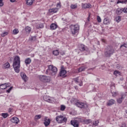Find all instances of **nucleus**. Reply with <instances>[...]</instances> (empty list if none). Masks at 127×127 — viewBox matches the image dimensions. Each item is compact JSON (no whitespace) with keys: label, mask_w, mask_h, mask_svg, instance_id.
<instances>
[{"label":"nucleus","mask_w":127,"mask_h":127,"mask_svg":"<svg viewBox=\"0 0 127 127\" xmlns=\"http://www.w3.org/2000/svg\"><path fill=\"white\" fill-rule=\"evenodd\" d=\"M13 67L16 73H19L20 68V58L18 56L15 57L13 62Z\"/></svg>","instance_id":"obj_1"},{"label":"nucleus","mask_w":127,"mask_h":127,"mask_svg":"<svg viewBox=\"0 0 127 127\" xmlns=\"http://www.w3.org/2000/svg\"><path fill=\"white\" fill-rule=\"evenodd\" d=\"M69 28L71 34L73 36L76 35V34H78V33H79L80 25L78 24H71L69 26Z\"/></svg>","instance_id":"obj_2"},{"label":"nucleus","mask_w":127,"mask_h":127,"mask_svg":"<svg viewBox=\"0 0 127 127\" xmlns=\"http://www.w3.org/2000/svg\"><path fill=\"white\" fill-rule=\"evenodd\" d=\"M48 68H49L47 70L46 72V74H48V73L50 74L51 73V75H55V74L57 73V71H58L57 67L53 66V65H49Z\"/></svg>","instance_id":"obj_3"},{"label":"nucleus","mask_w":127,"mask_h":127,"mask_svg":"<svg viewBox=\"0 0 127 127\" xmlns=\"http://www.w3.org/2000/svg\"><path fill=\"white\" fill-rule=\"evenodd\" d=\"M114 52H115V50L113 49V47L108 46L105 49L104 55L106 57H111V56L114 54Z\"/></svg>","instance_id":"obj_4"},{"label":"nucleus","mask_w":127,"mask_h":127,"mask_svg":"<svg viewBox=\"0 0 127 127\" xmlns=\"http://www.w3.org/2000/svg\"><path fill=\"white\" fill-rule=\"evenodd\" d=\"M67 120V118L64 117L63 115H59L56 117V121L58 124H66Z\"/></svg>","instance_id":"obj_5"},{"label":"nucleus","mask_w":127,"mask_h":127,"mask_svg":"<svg viewBox=\"0 0 127 127\" xmlns=\"http://www.w3.org/2000/svg\"><path fill=\"white\" fill-rule=\"evenodd\" d=\"M39 79L40 81L44 82V83H49L51 80L50 77L45 75H40Z\"/></svg>","instance_id":"obj_6"},{"label":"nucleus","mask_w":127,"mask_h":127,"mask_svg":"<svg viewBox=\"0 0 127 127\" xmlns=\"http://www.w3.org/2000/svg\"><path fill=\"white\" fill-rule=\"evenodd\" d=\"M66 74H67V71L65 70V67H64V66L62 65L61 67V70L59 73V76L60 77H63V78H64V77L67 76Z\"/></svg>","instance_id":"obj_7"},{"label":"nucleus","mask_w":127,"mask_h":127,"mask_svg":"<svg viewBox=\"0 0 127 127\" xmlns=\"http://www.w3.org/2000/svg\"><path fill=\"white\" fill-rule=\"evenodd\" d=\"M10 86L9 82H7L4 84H0V89L1 90H4Z\"/></svg>","instance_id":"obj_8"},{"label":"nucleus","mask_w":127,"mask_h":127,"mask_svg":"<svg viewBox=\"0 0 127 127\" xmlns=\"http://www.w3.org/2000/svg\"><path fill=\"white\" fill-rule=\"evenodd\" d=\"M79 50H80V51H81L82 52H84V51H88V47L83 44H81L80 45H79Z\"/></svg>","instance_id":"obj_9"},{"label":"nucleus","mask_w":127,"mask_h":127,"mask_svg":"<svg viewBox=\"0 0 127 127\" xmlns=\"http://www.w3.org/2000/svg\"><path fill=\"white\" fill-rule=\"evenodd\" d=\"M50 119H49L48 117H45L44 120V125L45 127H48L49 125H50Z\"/></svg>","instance_id":"obj_10"},{"label":"nucleus","mask_w":127,"mask_h":127,"mask_svg":"<svg viewBox=\"0 0 127 127\" xmlns=\"http://www.w3.org/2000/svg\"><path fill=\"white\" fill-rule=\"evenodd\" d=\"M75 106L78 107V108H80V109H83V108H85L86 104L84 103L80 102H76L75 103Z\"/></svg>","instance_id":"obj_11"},{"label":"nucleus","mask_w":127,"mask_h":127,"mask_svg":"<svg viewBox=\"0 0 127 127\" xmlns=\"http://www.w3.org/2000/svg\"><path fill=\"white\" fill-rule=\"evenodd\" d=\"M70 124L74 127H79V122L77 120H71L70 121Z\"/></svg>","instance_id":"obj_12"},{"label":"nucleus","mask_w":127,"mask_h":127,"mask_svg":"<svg viewBox=\"0 0 127 127\" xmlns=\"http://www.w3.org/2000/svg\"><path fill=\"white\" fill-rule=\"evenodd\" d=\"M73 81H75L76 84H78L79 86H83V81L81 80H79V77L74 78Z\"/></svg>","instance_id":"obj_13"},{"label":"nucleus","mask_w":127,"mask_h":127,"mask_svg":"<svg viewBox=\"0 0 127 127\" xmlns=\"http://www.w3.org/2000/svg\"><path fill=\"white\" fill-rule=\"evenodd\" d=\"M87 69L86 66H81L80 67L77 68L75 70V73H80V72H83L85 71V69Z\"/></svg>","instance_id":"obj_14"},{"label":"nucleus","mask_w":127,"mask_h":127,"mask_svg":"<svg viewBox=\"0 0 127 127\" xmlns=\"http://www.w3.org/2000/svg\"><path fill=\"white\" fill-rule=\"evenodd\" d=\"M10 121L11 123H13V124H15L16 125H17L18 123H19V119L17 117H12L10 119Z\"/></svg>","instance_id":"obj_15"},{"label":"nucleus","mask_w":127,"mask_h":127,"mask_svg":"<svg viewBox=\"0 0 127 127\" xmlns=\"http://www.w3.org/2000/svg\"><path fill=\"white\" fill-rule=\"evenodd\" d=\"M43 100L46 102H48V103H53V101L51 100V98L47 95L44 96Z\"/></svg>","instance_id":"obj_16"},{"label":"nucleus","mask_w":127,"mask_h":127,"mask_svg":"<svg viewBox=\"0 0 127 127\" xmlns=\"http://www.w3.org/2000/svg\"><path fill=\"white\" fill-rule=\"evenodd\" d=\"M125 98H126V94H122L121 97L117 99V102L118 104H122V103H123V100H124Z\"/></svg>","instance_id":"obj_17"},{"label":"nucleus","mask_w":127,"mask_h":127,"mask_svg":"<svg viewBox=\"0 0 127 127\" xmlns=\"http://www.w3.org/2000/svg\"><path fill=\"white\" fill-rule=\"evenodd\" d=\"M80 122L83 124H85L86 125H88V124H91V123H92V120H91V119H81Z\"/></svg>","instance_id":"obj_18"},{"label":"nucleus","mask_w":127,"mask_h":127,"mask_svg":"<svg viewBox=\"0 0 127 127\" xmlns=\"http://www.w3.org/2000/svg\"><path fill=\"white\" fill-rule=\"evenodd\" d=\"M58 27V25H57L55 23H52L50 25V28L51 30H55V29H56V28H57Z\"/></svg>","instance_id":"obj_19"},{"label":"nucleus","mask_w":127,"mask_h":127,"mask_svg":"<svg viewBox=\"0 0 127 127\" xmlns=\"http://www.w3.org/2000/svg\"><path fill=\"white\" fill-rule=\"evenodd\" d=\"M58 11V8H53L49 9V12L51 13H56Z\"/></svg>","instance_id":"obj_20"},{"label":"nucleus","mask_w":127,"mask_h":127,"mask_svg":"<svg viewBox=\"0 0 127 127\" xmlns=\"http://www.w3.org/2000/svg\"><path fill=\"white\" fill-rule=\"evenodd\" d=\"M92 6V5L90 3H85L82 5L83 8H90Z\"/></svg>","instance_id":"obj_21"},{"label":"nucleus","mask_w":127,"mask_h":127,"mask_svg":"<svg viewBox=\"0 0 127 127\" xmlns=\"http://www.w3.org/2000/svg\"><path fill=\"white\" fill-rule=\"evenodd\" d=\"M31 63V59L28 58L25 60V64L28 65Z\"/></svg>","instance_id":"obj_22"},{"label":"nucleus","mask_w":127,"mask_h":127,"mask_svg":"<svg viewBox=\"0 0 127 127\" xmlns=\"http://www.w3.org/2000/svg\"><path fill=\"white\" fill-rule=\"evenodd\" d=\"M10 67V64L7 62L5 63L2 66L3 69H7V68H9Z\"/></svg>","instance_id":"obj_23"},{"label":"nucleus","mask_w":127,"mask_h":127,"mask_svg":"<svg viewBox=\"0 0 127 127\" xmlns=\"http://www.w3.org/2000/svg\"><path fill=\"white\" fill-rule=\"evenodd\" d=\"M21 77L22 78V79H23V80H24V81H26V79H27V77L26 76V74H25V73L22 72L21 73Z\"/></svg>","instance_id":"obj_24"},{"label":"nucleus","mask_w":127,"mask_h":127,"mask_svg":"<svg viewBox=\"0 0 127 127\" xmlns=\"http://www.w3.org/2000/svg\"><path fill=\"white\" fill-rule=\"evenodd\" d=\"M123 12V8H117L116 10V13L117 14L120 15L122 14Z\"/></svg>","instance_id":"obj_25"},{"label":"nucleus","mask_w":127,"mask_h":127,"mask_svg":"<svg viewBox=\"0 0 127 127\" xmlns=\"http://www.w3.org/2000/svg\"><path fill=\"white\" fill-rule=\"evenodd\" d=\"M114 104H115V100L113 99H111L107 103V105L110 106H112V105H114Z\"/></svg>","instance_id":"obj_26"},{"label":"nucleus","mask_w":127,"mask_h":127,"mask_svg":"<svg viewBox=\"0 0 127 127\" xmlns=\"http://www.w3.org/2000/svg\"><path fill=\"white\" fill-rule=\"evenodd\" d=\"M115 20L116 22H118V23H119V22H120V21H121V20H122V16H117L115 17Z\"/></svg>","instance_id":"obj_27"},{"label":"nucleus","mask_w":127,"mask_h":127,"mask_svg":"<svg viewBox=\"0 0 127 127\" xmlns=\"http://www.w3.org/2000/svg\"><path fill=\"white\" fill-rule=\"evenodd\" d=\"M104 24H110V20L107 18H106L104 19L103 21Z\"/></svg>","instance_id":"obj_28"},{"label":"nucleus","mask_w":127,"mask_h":127,"mask_svg":"<svg viewBox=\"0 0 127 127\" xmlns=\"http://www.w3.org/2000/svg\"><path fill=\"white\" fill-rule=\"evenodd\" d=\"M34 0H27L26 3L28 5H32Z\"/></svg>","instance_id":"obj_29"},{"label":"nucleus","mask_w":127,"mask_h":127,"mask_svg":"<svg viewBox=\"0 0 127 127\" xmlns=\"http://www.w3.org/2000/svg\"><path fill=\"white\" fill-rule=\"evenodd\" d=\"M53 54H54L55 56H58V55H59V51L57 50H55L53 51Z\"/></svg>","instance_id":"obj_30"},{"label":"nucleus","mask_w":127,"mask_h":127,"mask_svg":"<svg viewBox=\"0 0 127 127\" xmlns=\"http://www.w3.org/2000/svg\"><path fill=\"white\" fill-rule=\"evenodd\" d=\"M40 119H41V115H36L35 116V118H34V120L35 121H37L38 120H40Z\"/></svg>","instance_id":"obj_31"},{"label":"nucleus","mask_w":127,"mask_h":127,"mask_svg":"<svg viewBox=\"0 0 127 127\" xmlns=\"http://www.w3.org/2000/svg\"><path fill=\"white\" fill-rule=\"evenodd\" d=\"M77 7H78V5L77 4H71L70 5L71 9H75V8H77Z\"/></svg>","instance_id":"obj_32"},{"label":"nucleus","mask_w":127,"mask_h":127,"mask_svg":"<svg viewBox=\"0 0 127 127\" xmlns=\"http://www.w3.org/2000/svg\"><path fill=\"white\" fill-rule=\"evenodd\" d=\"M7 34H8V32L4 31L1 34V37H4V36H6Z\"/></svg>","instance_id":"obj_33"},{"label":"nucleus","mask_w":127,"mask_h":127,"mask_svg":"<svg viewBox=\"0 0 127 127\" xmlns=\"http://www.w3.org/2000/svg\"><path fill=\"white\" fill-rule=\"evenodd\" d=\"M25 31L26 32H28V33H29L30 32V31H31V28H30L29 26H27L25 28Z\"/></svg>","instance_id":"obj_34"},{"label":"nucleus","mask_w":127,"mask_h":127,"mask_svg":"<svg viewBox=\"0 0 127 127\" xmlns=\"http://www.w3.org/2000/svg\"><path fill=\"white\" fill-rule=\"evenodd\" d=\"M124 47L127 48V43H124L120 46V49H124Z\"/></svg>","instance_id":"obj_35"},{"label":"nucleus","mask_w":127,"mask_h":127,"mask_svg":"<svg viewBox=\"0 0 127 127\" xmlns=\"http://www.w3.org/2000/svg\"><path fill=\"white\" fill-rule=\"evenodd\" d=\"M1 116L4 119H6L8 117V114L7 113H2Z\"/></svg>","instance_id":"obj_36"},{"label":"nucleus","mask_w":127,"mask_h":127,"mask_svg":"<svg viewBox=\"0 0 127 127\" xmlns=\"http://www.w3.org/2000/svg\"><path fill=\"white\" fill-rule=\"evenodd\" d=\"M19 32V31H18V29H15L13 30V34L15 35L16 34H17Z\"/></svg>","instance_id":"obj_37"},{"label":"nucleus","mask_w":127,"mask_h":127,"mask_svg":"<svg viewBox=\"0 0 127 127\" xmlns=\"http://www.w3.org/2000/svg\"><path fill=\"white\" fill-rule=\"evenodd\" d=\"M111 93H112L113 97H116L118 95V92L116 91H113V90H111Z\"/></svg>","instance_id":"obj_38"},{"label":"nucleus","mask_w":127,"mask_h":127,"mask_svg":"<svg viewBox=\"0 0 127 127\" xmlns=\"http://www.w3.org/2000/svg\"><path fill=\"white\" fill-rule=\"evenodd\" d=\"M65 109H66V106H65V105H62L61 106V111H65Z\"/></svg>","instance_id":"obj_39"},{"label":"nucleus","mask_w":127,"mask_h":127,"mask_svg":"<svg viewBox=\"0 0 127 127\" xmlns=\"http://www.w3.org/2000/svg\"><path fill=\"white\" fill-rule=\"evenodd\" d=\"M43 27H44V26L43 25V24H41L39 25V26L38 25L37 26V29H39V28H43Z\"/></svg>","instance_id":"obj_40"},{"label":"nucleus","mask_w":127,"mask_h":127,"mask_svg":"<svg viewBox=\"0 0 127 127\" xmlns=\"http://www.w3.org/2000/svg\"><path fill=\"white\" fill-rule=\"evenodd\" d=\"M97 19L98 22H102V19H101V17H100V16H97Z\"/></svg>","instance_id":"obj_41"},{"label":"nucleus","mask_w":127,"mask_h":127,"mask_svg":"<svg viewBox=\"0 0 127 127\" xmlns=\"http://www.w3.org/2000/svg\"><path fill=\"white\" fill-rule=\"evenodd\" d=\"M120 127H127V123L125 122H123Z\"/></svg>","instance_id":"obj_42"},{"label":"nucleus","mask_w":127,"mask_h":127,"mask_svg":"<svg viewBox=\"0 0 127 127\" xmlns=\"http://www.w3.org/2000/svg\"><path fill=\"white\" fill-rule=\"evenodd\" d=\"M123 10L124 13H127V7L123 8Z\"/></svg>","instance_id":"obj_43"},{"label":"nucleus","mask_w":127,"mask_h":127,"mask_svg":"<svg viewBox=\"0 0 127 127\" xmlns=\"http://www.w3.org/2000/svg\"><path fill=\"white\" fill-rule=\"evenodd\" d=\"M0 6H3V0H0Z\"/></svg>","instance_id":"obj_44"},{"label":"nucleus","mask_w":127,"mask_h":127,"mask_svg":"<svg viewBox=\"0 0 127 127\" xmlns=\"http://www.w3.org/2000/svg\"><path fill=\"white\" fill-rule=\"evenodd\" d=\"M94 126H98L99 125V121H96L95 122H93Z\"/></svg>","instance_id":"obj_45"},{"label":"nucleus","mask_w":127,"mask_h":127,"mask_svg":"<svg viewBox=\"0 0 127 127\" xmlns=\"http://www.w3.org/2000/svg\"><path fill=\"white\" fill-rule=\"evenodd\" d=\"M120 73H121L120 71H118V70H115L114 72V75H117V74H120Z\"/></svg>","instance_id":"obj_46"},{"label":"nucleus","mask_w":127,"mask_h":127,"mask_svg":"<svg viewBox=\"0 0 127 127\" xmlns=\"http://www.w3.org/2000/svg\"><path fill=\"white\" fill-rule=\"evenodd\" d=\"M12 90V87H10L8 90H6L7 93H10V91Z\"/></svg>","instance_id":"obj_47"},{"label":"nucleus","mask_w":127,"mask_h":127,"mask_svg":"<svg viewBox=\"0 0 127 127\" xmlns=\"http://www.w3.org/2000/svg\"><path fill=\"white\" fill-rule=\"evenodd\" d=\"M57 7H59V8L61 7V2H60L57 4Z\"/></svg>","instance_id":"obj_48"},{"label":"nucleus","mask_w":127,"mask_h":127,"mask_svg":"<svg viewBox=\"0 0 127 127\" xmlns=\"http://www.w3.org/2000/svg\"><path fill=\"white\" fill-rule=\"evenodd\" d=\"M122 3L127 4V0H122Z\"/></svg>","instance_id":"obj_49"},{"label":"nucleus","mask_w":127,"mask_h":127,"mask_svg":"<svg viewBox=\"0 0 127 127\" xmlns=\"http://www.w3.org/2000/svg\"><path fill=\"white\" fill-rule=\"evenodd\" d=\"M119 3H123V1L122 0H118L117 2V4H119Z\"/></svg>","instance_id":"obj_50"},{"label":"nucleus","mask_w":127,"mask_h":127,"mask_svg":"<svg viewBox=\"0 0 127 127\" xmlns=\"http://www.w3.org/2000/svg\"><path fill=\"white\" fill-rule=\"evenodd\" d=\"M11 112H12V109H8V113H11Z\"/></svg>","instance_id":"obj_51"},{"label":"nucleus","mask_w":127,"mask_h":127,"mask_svg":"<svg viewBox=\"0 0 127 127\" xmlns=\"http://www.w3.org/2000/svg\"><path fill=\"white\" fill-rule=\"evenodd\" d=\"M31 39L32 40H35V39H36V37H32Z\"/></svg>","instance_id":"obj_52"},{"label":"nucleus","mask_w":127,"mask_h":127,"mask_svg":"<svg viewBox=\"0 0 127 127\" xmlns=\"http://www.w3.org/2000/svg\"><path fill=\"white\" fill-rule=\"evenodd\" d=\"M116 68H117V69H120V68H121V66H120V64H117Z\"/></svg>","instance_id":"obj_53"},{"label":"nucleus","mask_w":127,"mask_h":127,"mask_svg":"<svg viewBox=\"0 0 127 127\" xmlns=\"http://www.w3.org/2000/svg\"><path fill=\"white\" fill-rule=\"evenodd\" d=\"M11 2H15L16 0H9Z\"/></svg>","instance_id":"obj_54"},{"label":"nucleus","mask_w":127,"mask_h":127,"mask_svg":"<svg viewBox=\"0 0 127 127\" xmlns=\"http://www.w3.org/2000/svg\"><path fill=\"white\" fill-rule=\"evenodd\" d=\"M74 89H75V90H78V86H76L74 87Z\"/></svg>","instance_id":"obj_55"},{"label":"nucleus","mask_w":127,"mask_h":127,"mask_svg":"<svg viewBox=\"0 0 127 127\" xmlns=\"http://www.w3.org/2000/svg\"><path fill=\"white\" fill-rule=\"evenodd\" d=\"M34 56H35L34 54H33L31 55V57L33 58V57H34Z\"/></svg>","instance_id":"obj_56"},{"label":"nucleus","mask_w":127,"mask_h":127,"mask_svg":"<svg viewBox=\"0 0 127 127\" xmlns=\"http://www.w3.org/2000/svg\"><path fill=\"white\" fill-rule=\"evenodd\" d=\"M87 20L88 21H90V16H89L87 18Z\"/></svg>","instance_id":"obj_57"},{"label":"nucleus","mask_w":127,"mask_h":127,"mask_svg":"<svg viewBox=\"0 0 127 127\" xmlns=\"http://www.w3.org/2000/svg\"><path fill=\"white\" fill-rule=\"evenodd\" d=\"M114 88L116 89V86H115V85L114 86Z\"/></svg>","instance_id":"obj_58"},{"label":"nucleus","mask_w":127,"mask_h":127,"mask_svg":"<svg viewBox=\"0 0 127 127\" xmlns=\"http://www.w3.org/2000/svg\"><path fill=\"white\" fill-rule=\"evenodd\" d=\"M126 114H127V111H126Z\"/></svg>","instance_id":"obj_59"}]
</instances>
